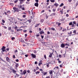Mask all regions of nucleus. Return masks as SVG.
I'll return each mask as SVG.
<instances>
[{
	"mask_svg": "<svg viewBox=\"0 0 78 78\" xmlns=\"http://www.w3.org/2000/svg\"><path fill=\"white\" fill-rule=\"evenodd\" d=\"M13 9L14 10L15 12H19V10L18 9V8H16V7H13Z\"/></svg>",
	"mask_w": 78,
	"mask_h": 78,
	"instance_id": "nucleus-1",
	"label": "nucleus"
},
{
	"mask_svg": "<svg viewBox=\"0 0 78 78\" xmlns=\"http://www.w3.org/2000/svg\"><path fill=\"white\" fill-rule=\"evenodd\" d=\"M5 47L3 46L2 48H1V50H2V51L3 52L5 51Z\"/></svg>",
	"mask_w": 78,
	"mask_h": 78,
	"instance_id": "nucleus-2",
	"label": "nucleus"
},
{
	"mask_svg": "<svg viewBox=\"0 0 78 78\" xmlns=\"http://www.w3.org/2000/svg\"><path fill=\"white\" fill-rule=\"evenodd\" d=\"M61 48H64L65 47V44L62 43L61 45Z\"/></svg>",
	"mask_w": 78,
	"mask_h": 78,
	"instance_id": "nucleus-3",
	"label": "nucleus"
},
{
	"mask_svg": "<svg viewBox=\"0 0 78 78\" xmlns=\"http://www.w3.org/2000/svg\"><path fill=\"white\" fill-rule=\"evenodd\" d=\"M11 70H12V72L13 73H14V74H16V71L14 69H10Z\"/></svg>",
	"mask_w": 78,
	"mask_h": 78,
	"instance_id": "nucleus-4",
	"label": "nucleus"
},
{
	"mask_svg": "<svg viewBox=\"0 0 78 78\" xmlns=\"http://www.w3.org/2000/svg\"><path fill=\"white\" fill-rule=\"evenodd\" d=\"M76 30H74L73 32V34H72V36L73 35H75V34H76Z\"/></svg>",
	"mask_w": 78,
	"mask_h": 78,
	"instance_id": "nucleus-5",
	"label": "nucleus"
},
{
	"mask_svg": "<svg viewBox=\"0 0 78 78\" xmlns=\"http://www.w3.org/2000/svg\"><path fill=\"white\" fill-rule=\"evenodd\" d=\"M34 6L36 7H38L39 6V4L37 2H36L34 4Z\"/></svg>",
	"mask_w": 78,
	"mask_h": 78,
	"instance_id": "nucleus-6",
	"label": "nucleus"
},
{
	"mask_svg": "<svg viewBox=\"0 0 78 78\" xmlns=\"http://www.w3.org/2000/svg\"><path fill=\"white\" fill-rule=\"evenodd\" d=\"M6 60L8 62H9V61H10V59H9V57H6Z\"/></svg>",
	"mask_w": 78,
	"mask_h": 78,
	"instance_id": "nucleus-7",
	"label": "nucleus"
},
{
	"mask_svg": "<svg viewBox=\"0 0 78 78\" xmlns=\"http://www.w3.org/2000/svg\"><path fill=\"white\" fill-rule=\"evenodd\" d=\"M53 54V52L52 53H50V55H49V58H51L52 57V55Z\"/></svg>",
	"mask_w": 78,
	"mask_h": 78,
	"instance_id": "nucleus-8",
	"label": "nucleus"
},
{
	"mask_svg": "<svg viewBox=\"0 0 78 78\" xmlns=\"http://www.w3.org/2000/svg\"><path fill=\"white\" fill-rule=\"evenodd\" d=\"M31 55L32 56V57L34 58H36V55L33 54H31Z\"/></svg>",
	"mask_w": 78,
	"mask_h": 78,
	"instance_id": "nucleus-9",
	"label": "nucleus"
},
{
	"mask_svg": "<svg viewBox=\"0 0 78 78\" xmlns=\"http://www.w3.org/2000/svg\"><path fill=\"white\" fill-rule=\"evenodd\" d=\"M40 23H36V25L35 26V27L36 28V27H39V25H40Z\"/></svg>",
	"mask_w": 78,
	"mask_h": 78,
	"instance_id": "nucleus-10",
	"label": "nucleus"
},
{
	"mask_svg": "<svg viewBox=\"0 0 78 78\" xmlns=\"http://www.w3.org/2000/svg\"><path fill=\"white\" fill-rule=\"evenodd\" d=\"M26 73H27V71L26 70H24L23 71V75H25L26 74Z\"/></svg>",
	"mask_w": 78,
	"mask_h": 78,
	"instance_id": "nucleus-11",
	"label": "nucleus"
},
{
	"mask_svg": "<svg viewBox=\"0 0 78 78\" xmlns=\"http://www.w3.org/2000/svg\"><path fill=\"white\" fill-rule=\"evenodd\" d=\"M40 34H44V32L43 31H41L40 32Z\"/></svg>",
	"mask_w": 78,
	"mask_h": 78,
	"instance_id": "nucleus-12",
	"label": "nucleus"
},
{
	"mask_svg": "<svg viewBox=\"0 0 78 78\" xmlns=\"http://www.w3.org/2000/svg\"><path fill=\"white\" fill-rule=\"evenodd\" d=\"M15 67H16V68H17V67H19V64L16 63L15 65Z\"/></svg>",
	"mask_w": 78,
	"mask_h": 78,
	"instance_id": "nucleus-13",
	"label": "nucleus"
},
{
	"mask_svg": "<svg viewBox=\"0 0 78 78\" xmlns=\"http://www.w3.org/2000/svg\"><path fill=\"white\" fill-rule=\"evenodd\" d=\"M56 15V13L54 12L51 14V16H55Z\"/></svg>",
	"mask_w": 78,
	"mask_h": 78,
	"instance_id": "nucleus-14",
	"label": "nucleus"
},
{
	"mask_svg": "<svg viewBox=\"0 0 78 78\" xmlns=\"http://www.w3.org/2000/svg\"><path fill=\"white\" fill-rule=\"evenodd\" d=\"M44 19H41V20L40 22L41 23H43V22H44Z\"/></svg>",
	"mask_w": 78,
	"mask_h": 78,
	"instance_id": "nucleus-15",
	"label": "nucleus"
},
{
	"mask_svg": "<svg viewBox=\"0 0 78 78\" xmlns=\"http://www.w3.org/2000/svg\"><path fill=\"white\" fill-rule=\"evenodd\" d=\"M11 27H9L8 28V30H9V31H11Z\"/></svg>",
	"mask_w": 78,
	"mask_h": 78,
	"instance_id": "nucleus-16",
	"label": "nucleus"
},
{
	"mask_svg": "<svg viewBox=\"0 0 78 78\" xmlns=\"http://www.w3.org/2000/svg\"><path fill=\"white\" fill-rule=\"evenodd\" d=\"M49 73L50 74H52V73H53V71H52V70H50L49 71Z\"/></svg>",
	"mask_w": 78,
	"mask_h": 78,
	"instance_id": "nucleus-17",
	"label": "nucleus"
},
{
	"mask_svg": "<svg viewBox=\"0 0 78 78\" xmlns=\"http://www.w3.org/2000/svg\"><path fill=\"white\" fill-rule=\"evenodd\" d=\"M58 4H57V3H55L54 4V5L56 6V7H57L58 6Z\"/></svg>",
	"mask_w": 78,
	"mask_h": 78,
	"instance_id": "nucleus-18",
	"label": "nucleus"
},
{
	"mask_svg": "<svg viewBox=\"0 0 78 78\" xmlns=\"http://www.w3.org/2000/svg\"><path fill=\"white\" fill-rule=\"evenodd\" d=\"M47 72H44L43 73V75L44 76L46 75H47Z\"/></svg>",
	"mask_w": 78,
	"mask_h": 78,
	"instance_id": "nucleus-19",
	"label": "nucleus"
},
{
	"mask_svg": "<svg viewBox=\"0 0 78 78\" xmlns=\"http://www.w3.org/2000/svg\"><path fill=\"white\" fill-rule=\"evenodd\" d=\"M32 20H31V19H30L29 20H27V21L28 22H29V23H31V22Z\"/></svg>",
	"mask_w": 78,
	"mask_h": 78,
	"instance_id": "nucleus-20",
	"label": "nucleus"
},
{
	"mask_svg": "<svg viewBox=\"0 0 78 78\" xmlns=\"http://www.w3.org/2000/svg\"><path fill=\"white\" fill-rule=\"evenodd\" d=\"M75 27V25L74 24H72L71 26V27H72V28H74Z\"/></svg>",
	"mask_w": 78,
	"mask_h": 78,
	"instance_id": "nucleus-21",
	"label": "nucleus"
},
{
	"mask_svg": "<svg viewBox=\"0 0 78 78\" xmlns=\"http://www.w3.org/2000/svg\"><path fill=\"white\" fill-rule=\"evenodd\" d=\"M64 5V4L63 3H62L59 5L60 7H61V6H62Z\"/></svg>",
	"mask_w": 78,
	"mask_h": 78,
	"instance_id": "nucleus-22",
	"label": "nucleus"
},
{
	"mask_svg": "<svg viewBox=\"0 0 78 78\" xmlns=\"http://www.w3.org/2000/svg\"><path fill=\"white\" fill-rule=\"evenodd\" d=\"M45 65H47L46 66L48 68L50 67V65L48 64H46Z\"/></svg>",
	"mask_w": 78,
	"mask_h": 78,
	"instance_id": "nucleus-23",
	"label": "nucleus"
},
{
	"mask_svg": "<svg viewBox=\"0 0 78 78\" xmlns=\"http://www.w3.org/2000/svg\"><path fill=\"white\" fill-rule=\"evenodd\" d=\"M62 10H63V9H62V10H60V12H61V14H63V11H62Z\"/></svg>",
	"mask_w": 78,
	"mask_h": 78,
	"instance_id": "nucleus-24",
	"label": "nucleus"
},
{
	"mask_svg": "<svg viewBox=\"0 0 78 78\" xmlns=\"http://www.w3.org/2000/svg\"><path fill=\"white\" fill-rule=\"evenodd\" d=\"M17 28H18V27H17L16 26L14 28V29L15 30V31H16V30L17 29Z\"/></svg>",
	"mask_w": 78,
	"mask_h": 78,
	"instance_id": "nucleus-25",
	"label": "nucleus"
},
{
	"mask_svg": "<svg viewBox=\"0 0 78 78\" xmlns=\"http://www.w3.org/2000/svg\"><path fill=\"white\" fill-rule=\"evenodd\" d=\"M50 1L51 2H52V3H54V2H55V0H50Z\"/></svg>",
	"mask_w": 78,
	"mask_h": 78,
	"instance_id": "nucleus-26",
	"label": "nucleus"
},
{
	"mask_svg": "<svg viewBox=\"0 0 78 78\" xmlns=\"http://www.w3.org/2000/svg\"><path fill=\"white\" fill-rule=\"evenodd\" d=\"M65 45L67 46H69V47L70 46V44H68L67 43H66L65 44Z\"/></svg>",
	"mask_w": 78,
	"mask_h": 78,
	"instance_id": "nucleus-27",
	"label": "nucleus"
},
{
	"mask_svg": "<svg viewBox=\"0 0 78 78\" xmlns=\"http://www.w3.org/2000/svg\"><path fill=\"white\" fill-rule=\"evenodd\" d=\"M72 24H73L72 22H71L69 23V25H72Z\"/></svg>",
	"mask_w": 78,
	"mask_h": 78,
	"instance_id": "nucleus-28",
	"label": "nucleus"
},
{
	"mask_svg": "<svg viewBox=\"0 0 78 78\" xmlns=\"http://www.w3.org/2000/svg\"><path fill=\"white\" fill-rule=\"evenodd\" d=\"M19 8L20 9L22 8V5H19Z\"/></svg>",
	"mask_w": 78,
	"mask_h": 78,
	"instance_id": "nucleus-29",
	"label": "nucleus"
},
{
	"mask_svg": "<svg viewBox=\"0 0 78 78\" xmlns=\"http://www.w3.org/2000/svg\"><path fill=\"white\" fill-rule=\"evenodd\" d=\"M12 21L13 22H13H15V21H16V20H14V19H13L12 18Z\"/></svg>",
	"mask_w": 78,
	"mask_h": 78,
	"instance_id": "nucleus-30",
	"label": "nucleus"
},
{
	"mask_svg": "<svg viewBox=\"0 0 78 78\" xmlns=\"http://www.w3.org/2000/svg\"><path fill=\"white\" fill-rule=\"evenodd\" d=\"M12 34H14V30H11Z\"/></svg>",
	"mask_w": 78,
	"mask_h": 78,
	"instance_id": "nucleus-31",
	"label": "nucleus"
},
{
	"mask_svg": "<svg viewBox=\"0 0 78 78\" xmlns=\"http://www.w3.org/2000/svg\"><path fill=\"white\" fill-rule=\"evenodd\" d=\"M39 73H40V72L39 71H37L36 72V75H37V74H39Z\"/></svg>",
	"mask_w": 78,
	"mask_h": 78,
	"instance_id": "nucleus-32",
	"label": "nucleus"
},
{
	"mask_svg": "<svg viewBox=\"0 0 78 78\" xmlns=\"http://www.w3.org/2000/svg\"><path fill=\"white\" fill-rule=\"evenodd\" d=\"M19 76V74H18L16 73V76H15V77L16 78V76H17V77H18Z\"/></svg>",
	"mask_w": 78,
	"mask_h": 78,
	"instance_id": "nucleus-33",
	"label": "nucleus"
},
{
	"mask_svg": "<svg viewBox=\"0 0 78 78\" xmlns=\"http://www.w3.org/2000/svg\"><path fill=\"white\" fill-rule=\"evenodd\" d=\"M59 66H60V67H61V68H62V63L60 64V65Z\"/></svg>",
	"mask_w": 78,
	"mask_h": 78,
	"instance_id": "nucleus-34",
	"label": "nucleus"
},
{
	"mask_svg": "<svg viewBox=\"0 0 78 78\" xmlns=\"http://www.w3.org/2000/svg\"><path fill=\"white\" fill-rule=\"evenodd\" d=\"M2 27H3V28H4V29H7V27H6L5 26H2Z\"/></svg>",
	"mask_w": 78,
	"mask_h": 78,
	"instance_id": "nucleus-35",
	"label": "nucleus"
},
{
	"mask_svg": "<svg viewBox=\"0 0 78 78\" xmlns=\"http://www.w3.org/2000/svg\"><path fill=\"white\" fill-rule=\"evenodd\" d=\"M51 30H53V31H54L55 30V29L52 27L51 28Z\"/></svg>",
	"mask_w": 78,
	"mask_h": 78,
	"instance_id": "nucleus-36",
	"label": "nucleus"
},
{
	"mask_svg": "<svg viewBox=\"0 0 78 78\" xmlns=\"http://www.w3.org/2000/svg\"><path fill=\"white\" fill-rule=\"evenodd\" d=\"M20 30H21V29H17L16 30V31L17 32H19V31H20Z\"/></svg>",
	"mask_w": 78,
	"mask_h": 78,
	"instance_id": "nucleus-37",
	"label": "nucleus"
},
{
	"mask_svg": "<svg viewBox=\"0 0 78 78\" xmlns=\"http://www.w3.org/2000/svg\"><path fill=\"white\" fill-rule=\"evenodd\" d=\"M18 2V0H16L14 1V3H17V2Z\"/></svg>",
	"mask_w": 78,
	"mask_h": 78,
	"instance_id": "nucleus-38",
	"label": "nucleus"
},
{
	"mask_svg": "<svg viewBox=\"0 0 78 78\" xmlns=\"http://www.w3.org/2000/svg\"><path fill=\"white\" fill-rule=\"evenodd\" d=\"M7 13H9V14H10L11 12H10V11L9 10L7 12Z\"/></svg>",
	"mask_w": 78,
	"mask_h": 78,
	"instance_id": "nucleus-39",
	"label": "nucleus"
},
{
	"mask_svg": "<svg viewBox=\"0 0 78 78\" xmlns=\"http://www.w3.org/2000/svg\"><path fill=\"white\" fill-rule=\"evenodd\" d=\"M72 34V32L71 31L70 33H68V34Z\"/></svg>",
	"mask_w": 78,
	"mask_h": 78,
	"instance_id": "nucleus-40",
	"label": "nucleus"
},
{
	"mask_svg": "<svg viewBox=\"0 0 78 78\" xmlns=\"http://www.w3.org/2000/svg\"><path fill=\"white\" fill-rule=\"evenodd\" d=\"M52 11L53 12H55V11H56V9H53Z\"/></svg>",
	"mask_w": 78,
	"mask_h": 78,
	"instance_id": "nucleus-41",
	"label": "nucleus"
},
{
	"mask_svg": "<svg viewBox=\"0 0 78 78\" xmlns=\"http://www.w3.org/2000/svg\"><path fill=\"white\" fill-rule=\"evenodd\" d=\"M14 39H15V37H12L11 38V39L12 41H13Z\"/></svg>",
	"mask_w": 78,
	"mask_h": 78,
	"instance_id": "nucleus-42",
	"label": "nucleus"
},
{
	"mask_svg": "<svg viewBox=\"0 0 78 78\" xmlns=\"http://www.w3.org/2000/svg\"><path fill=\"white\" fill-rule=\"evenodd\" d=\"M26 17V15H23V18H25V17Z\"/></svg>",
	"mask_w": 78,
	"mask_h": 78,
	"instance_id": "nucleus-43",
	"label": "nucleus"
},
{
	"mask_svg": "<svg viewBox=\"0 0 78 78\" xmlns=\"http://www.w3.org/2000/svg\"><path fill=\"white\" fill-rule=\"evenodd\" d=\"M42 64V63H38V66H41V64Z\"/></svg>",
	"mask_w": 78,
	"mask_h": 78,
	"instance_id": "nucleus-44",
	"label": "nucleus"
},
{
	"mask_svg": "<svg viewBox=\"0 0 78 78\" xmlns=\"http://www.w3.org/2000/svg\"><path fill=\"white\" fill-rule=\"evenodd\" d=\"M13 58L14 59L16 58V56H15V55H13Z\"/></svg>",
	"mask_w": 78,
	"mask_h": 78,
	"instance_id": "nucleus-45",
	"label": "nucleus"
},
{
	"mask_svg": "<svg viewBox=\"0 0 78 78\" xmlns=\"http://www.w3.org/2000/svg\"><path fill=\"white\" fill-rule=\"evenodd\" d=\"M48 17V16H47V15H46V19H47Z\"/></svg>",
	"mask_w": 78,
	"mask_h": 78,
	"instance_id": "nucleus-46",
	"label": "nucleus"
},
{
	"mask_svg": "<svg viewBox=\"0 0 78 78\" xmlns=\"http://www.w3.org/2000/svg\"><path fill=\"white\" fill-rule=\"evenodd\" d=\"M20 55H23V52H22V51H21L20 52Z\"/></svg>",
	"mask_w": 78,
	"mask_h": 78,
	"instance_id": "nucleus-47",
	"label": "nucleus"
},
{
	"mask_svg": "<svg viewBox=\"0 0 78 78\" xmlns=\"http://www.w3.org/2000/svg\"><path fill=\"white\" fill-rule=\"evenodd\" d=\"M14 52H15V53H17L18 52V51H17V50H15V51H14Z\"/></svg>",
	"mask_w": 78,
	"mask_h": 78,
	"instance_id": "nucleus-48",
	"label": "nucleus"
},
{
	"mask_svg": "<svg viewBox=\"0 0 78 78\" xmlns=\"http://www.w3.org/2000/svg\"><path fill=\"white\" fill-rule=\"evenodd\" d=\"M2 22H3V23H5V21L3 20H2Z\"/></svg>",
	"mask_w": 78,
	"mask_h": 78,
	"instance_id": "nucleus-49",
	"label": "nucleus"
},
{
	"mask_svg": "<svg viewBox=\"0 0 78 78\" xmlns=\"http://www.w3.org/2000/svg\"><path fill=\"white\" fill-rule=\"evenodd\" d=\"M69 15L67 14L66 15V17H69Z\"/></svg>",
	"mask_w": 78,
	"mask_h": 78,
	"instance_id": "nucleus-50",
	"label": "nucleus"
},
{
	"mask_svg": "<svg viewBox=\"0 0 78 78\" xmlns=\"http://www.w3.org/2000/svg\"><path fill=\"white\" fill-rule=\"evenodd\" d=\"M35 2L37 3H38L39 2V0H35Z\"/></svg>",
	"mask_w": 78,
	"mask_h": 78,
	"instance_id": "nucleus-51",
	"label": "nucleus"
},
{
	"mask_svg": "<svg viewBox=\"0 0 78 78\" xmlns=\"http://www.w3.org/2000/svg\"><path fill=\"white\" fill-rule=\"evenodd\" d=\"M73 24H75V25H76V22L75 21H74L73 22Z\"/></svg>",
	"mask_w": 78,
	"mask_h": 78,
	"instance_id": "nucleus-52",
	"label": "nucleus"
},
{
	"mask_svg": "<svg viewBox=\"0 0 78 78\" xmlns=\"http://www.w3.org/2000/svg\"><path fill=\"white\" fill-rule=\"evenodd\" d=\"M44 56L45 59H47V58L46 57V55H44Z\"/></svg>",
	"mask_w": 78,
	"mask_h": 78,
	"instance_id": "nucleus-53",
	"label": "nucleus"
},
{
	"mask_svg": "<svg viewBox=\"0 0 78 78\" xmlns=\"http://www.w3.org/2000/svg\"><path fill=\"white\" fill-rule=\"evenodd\" d=\"M58 62L59 63V64H61V62H61V61H60V60L59 61H58Z\"/></svg>",
	"mask_w": 78,
	"mask_h": 78,
	"instance_id": "nucleus-54",
	"label": "nucleus"
},
{
	"mask_svg": "<svg viewBox=\"0 0 78 78\" xmlns=\"http://www.w3.org/2000/svg\"><path fill=\"white\" fill-rule=\"evenodd\" d=\"M34 53H37V51L36 50L34 51Z\"/></svg>",
	"mask_w": 78,
	"mask_h": 78,
	"instance_id": "nucleus-55",
	"label": "nucleus"
},
{
	"mask_svg": "<svg viewBox=\"0 0 78 78\" xmlns=\"http://www.w3.org/2000/svg\"><path fill=\"white\" fill-rule=\"evenodd\" d=\"M25 23H26V24H27V25H28V21L27 20V21Z\"/></svg>",
	"mask_w": 78,
	"mask_h": 78,
	"instance_id": "nucleus-56",
	"label": "nucleus"
},
{
	"mask_svg": "<svg viewBox=\"0 0 78 78\" xmlns=\"http://www.w3.org/2000/svg\"><path fill=\"white\" fill-rule=\"evenodd\" d=\"M60 25H61V23H59L58 24V26H59Z\"/></svg>",
	"mask_w": 78,
	"mask_h": 78,
	"instance_id": "nucleus-57",
	"label": "nucleus"
},
{
	"mask_svg": "<svg viewBox=\"0 0 78 78\" xmlns=\"http://www.w3.org/2000/svg\"><path fill=\"white\" fill-rule=\"evenodd\" d=\"M16 62H19V59H17L16 60Z\"/></svg>",
	"mask_w": 78,
	"mask_h": 78,
	"instance_id": "nucleus-58",
	"label": "nucleus"
},
{
	"mask_svg": "<svg viewBox=\"0 0 78 78\" xmlns=\"http://www.w3.org/2000/svg\"><path fill=\"white\" fill-rule=\"evenodd\" d=\"M47 34H50V33L49 31H48Z\"/></svg>",
	"mask_w": 78,
	"mask_h": 78,
	"instance_id": "nucleus-59",
	"label": "nucleus"
},
{
	"mask_svg": "<svg viewBox=\"0 0 78 78\" xmlns=\"http://www.w3.org/2000/svg\"><path fill=\"white\" fill-rule=\"evenodd\" d=\"M27 72V73H30V71L29 70H28Z\"/></svg>",
	"mask_w": 78,
	"mask_h": 78,
	"instance_id": "nucleus-60",
	"label": "nucleus"
},
{
	"mask_svg": "<svg viewBox=\"0 0 78 78\" xmlns=\"http://www.w3.org/2000/svg\"><path fill=\"white\" fill-rule=\"evenodd\" d=\"M39 70H40V71H41V72H42V71H43V70H42V69H40Z\"/></svg>",
	"mask_w": 78,
	"mask_h": 78,
	"instance_id": "nucleus-61",
	"label": "nucleus"
},
{
	"mask_svg": "<svg viewBox=\"0 0 78 78\" xmlns=\"http://www.w3.org/2000/svg\"><path fill=\"white\" fill-rule=\"evenodd\" d=\"M36 36V37H39V34H38Z\"/></svg>",
	"mask_w": 78,
	"mask_h": 78,
	"instance_id": "nucleus-62",
	"label": "nucleus"
},
{
	"mask_svg": "<svg viewBox=\"0 0 78 78\" xmlns=\"http://www.w3.org/2000/svg\"><path fill=\"white\" fill-rule=\"evenodd\" d=\"M46 78H50V76H47L46 77Z\"/></svg>",
	"mask_w": 78,
	"mask_h": 78,
	"instance_id": "nucleus-63",
	"label": "nucleus"
},
{
	"mask_svg": "<svg viewBox=\"0 0 78 78\" xmlns=\"http://www.w3.org/2000/svg\"><path fill=\"white\" fill-rule=\"evenodd\" d=\"M41 39H43L44 38V36L41 35Z\"/></svg>",
	"mask_w": 78,
	"mask_h": 78,
	"instance_id": "nucleus-64",
	"label": "nucleus"
}]
</instances>
